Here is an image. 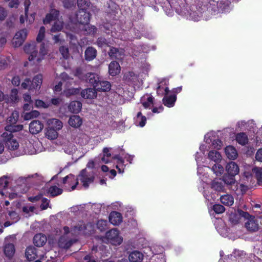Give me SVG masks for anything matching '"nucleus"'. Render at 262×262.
Returning <instances> with one entry per match:
<instances>
[{
	"label": "nucleus",
	"instance_id": "f257e3e1",
	"mask_svg": "<svg viewBox=\"0 0 262 262\" xmlns=\"http://www.w3.org/2000/svg\"><path fill=\"white\" fill-rule=\"evenodd\" d=\"M94 179L95 173L93 171L83 169L80 171L78 177L76 179L75 184L71 187L72 190H74L78 184V180L80 181L85 188H88L90 184L93 183Z\"/></svg>",
	"mask_w": 262,
	"mask_h": 262
},
{
	"label": "nucleus",
	"instance_id": "f03ea898",
	"mask_svg": "<svg viewBox=\"0 0 262 262\" xmlns=\"http://www.w3.org/2000/svg\"><path fill=\"white\" fill-rule=\"evenodd\" d=\"M105 236L108 242L114 245H119L123 241L122 237L119 235V231L116 229L107 231Z\"/></svg>",
	"mask_w": 262,
	"mask_h": 262
},
{
	"label": "nucleus",
	"instance_id": "7ed1b4c3",
	"mask_svg": "<svg viewBox=\"0 0 262 262\" xmlns=\"http://www.w3.org/2000/svg\"><path fill=\"white\" fill-rule=\"evenodd\" d=\"M2 137L6 143V147L9 149L14 150L18 147L19 144L16 140L13 139V136L12 133L5 132L2 134Z\"/></svg>",
	"mask_w": 262,
	"mask_h": 262
},
{
	"label": "nucleus",
	"instance_id": "20e7f679",
	"mask_svg": "<svg viewBox=\"0 0 262 262\" xmlns=\"http://www.w3.org/2000/svg\"><path fill=\"white\" fill-rule=\"evenodd\" d=\"M27 30L25 29L18 31L15 35L12 43L15 47L22 45L27 36Z\"/></svg>",
	"mask_w": 262,
	"mask_h": 262
},
{
	"label": "nucleus",
	"instance_id": "39448f33",
	"mask_svg": "<svg viewBox=\"0 0 262 262\" xmlns=\"http://www.w3.org/2000/svg\"><path fill=\"white\" fill-rule=\"evenodd\" d=\"M85 9V8L80 9L76 14V19L80 25L88 24L90 21V14Z\"/></svg>",
	"mask_w": 262,
	"mask_h": 262
},
{
	"label": "nucleus",
	"instance_id": "423d86ee",
	"mask_svg": "<svg viewBox=\"0 0 262 262\" xmlns=\"http://www.w3.org/2000/svg\"><path fill=\"white\" fill-rule=\"evenodd\" d=\"M36 48V46L35 42L27 44L24 47L25 52L26 53L30 54V56L28 57L30 61L33 60L35 58H37L38 54Z\"/></svg>",
	"mask_w": 262,
	"mask_h": 262
},
{
	"label": "nucleus",
	"instance_id": "0eeeda50",
	"mask_svg": "<svg viewBox=\"0 0 262 262\" xmlns=\"http://www.w3.org/2000/svg\"><path fill=\"white\" fill-rule=\"evenodd\" d=\"M76 242V239L69 238L68 235H63L59 239L58 244L60 248L67 249Z\"/></svg>",
	"mask_w": 262,
	"mask_h": 262
},
{
	"label": "nucleus",
	"instance_id": "6e6552de",
	"mask_svg": "<svg viewBox=\"0 0 262 262\" xmlns=\"http://www.w3.org/2000/svg\"><path fill=\"white\" fill-rule=\"evenodd\" d=\"M108 54L112 59L120 60L124 55V51L121 48L111 47Z\"/></svg>",
	"mask_w": 262,
	"mask_h": 262
},
{
	"label": "nucleus",
	"instance_id": "1a4fd4ad",
	"mask_svg": "<svg viewBox=\"0 0 262 262\" xmlns=\"http://www.w3.org/2000/svg\"><path fill=\"white\" fill-rule=\"evenodd\" d=\"M210 185L211 188L216 191H225V186L221 178L214 179Z\"/></svg>",
	"mask_w": 262,
	"mask_h": 262
},
{
	"label": "nucleus",
	"instance_id": "9d476101",
	"mask_svg": "<svg viewBox=\"0 0 262 262\" xmlns=\"http://www.w3.org/2000/svg\"><path fill=\"white\" fill-rule=\"evenodd\" d=\"M43 128V124L39 120H34L29 125V131L32 134H38Z\"/></svg>",
	"mask_w": 262,
	"mask_h": 262
},
{
	"label": "nucleus",
	"instance_id": "9b49d317",
	"mask_svg": "<svg viewBox=\"0 0 262 262\" xmlns=\"http://www.w3.org/2000/svg\"><path fill=\"white\" fill-rule=\"evenodd\" d=\"M81 95L84 99H94L96 98L97 92L94 88H88L81 92Z\"/></svg>",
	"mask_w": 262,
	"mask_h": 262
},
{
	"label": "nucleus",
	"instance_id": "f8f14e48",
	"mask_svg": "<svg viewBox=\"0 0 262 262\" xmlns=\"http://www.w3.org/2000/svg\"><path fill=\"white\" fill-rule=\"evenodd\" d=\"M245 227L250 232H256L259 228L258 222L254 220V216H251V218L245 223Z\"/></svg>",
	"mask_w": 262,
	"mask_h": 262
},
{
	"label": "nucleus",
	"instance_id": "ddd939ff",
	"mask_svg": "<svg viewBox=\"0 0 262 262\" xmlns=\"http://www.w3.org/2000/svg\"><path fill=\"white\" fill-rule=\"evenodd\" d=\"M42 82V75L38 74L34 76L29 87V90H39Z\"/></svg>",
	"mask_w": 262,
	"mask_h": 262
},
{
	"label": "nucleus",
	"instance_id": "4468645a",
	"mask_svg": "<svg viewBox=\"0 0 262 262\" xmlns=\"http://www.w3.org/2000/svg\"><path fill=\"white\" fill-rule=\"evenodd\" d=\"M79 28L85 35L93 34L97 31V28L94 26H91L89 23L80 25Z\"/></svg>",
	"mask_w": 262,
	"mask_h": 262
},
{
	"label": "nucleus",
	"instance_id": "2eb2a0df",
	"mask_svg": "<svg viewBox=\"0 0 262 262\" xmlns=\"http://www.w3.org/2000/svg\"><path fill=\"white\" fill-rule=\"evenodd\" d=\"M109 221L114 225H118L122 222L121 214L118 212H112L109 215Z\"/></svg>",
	"mask_w": 262,
	"mask_h": 262
},
{
	"label": "nucleus",
	"instance_id": "dca6fc26",
	"mask_svg": "<svg viewBox=\"0 0 262 262\" xmlns=\"http://www.w3.org/2000/svg\"><path fill=\"white\" fill-rule=\"evenodd\" d=\"M25 255L29 261H32L37 257L36 248L33 246L28 247L26 249Z\"/></svg>",
	"mask_w": 262,
	"mask_h": 262
},
{
	"label": "nucleus",
	"instance_id": "f3484780",
	"mask_svg": "<svg viewBox=\"0 0 262 262\" xmlns=\"http://www.w3.org/2000/svg\"><path fill=\"white\" fill-rule=\"evenodd\" d=\"M111 85L108 81L98 80V83L95 85L96 91L107 92L111 90Z\"/></svg>",
	"mask_w": 262,
	"mask_h": 262
},
{
	"label": "nucleus",
	"instance_id": "a211bd4d",
	"mask_svg": "<svg viewBox=\"0 0 262 262\" xmlns=\"http://www.w3.org/2000/svg\"><path fill=\"white\" fill-rule=\"evenodd\" d=\"M15 252L14 245L13 244H6L4 246V252L6 256L9 258H11Z\"/></svg>",
	"mask_w": 262,
	"mask_h": 262
},
{
	"label": "nucleus",
	"instance_id": "6ab92c4d",
	"mask_svg": "<svg viewBox=\"0 0 262 262\" xmlns=\"http://www.w3.org/2000/svg\"><path fill=\"white\" fill-rule=\"evenodd\" d=\"M227 173L235 176L239 172L238 166L234 162L229 163L226 167Z\"/></svg>",
	"mask_w": 262,
	"mask_h": 262
},
{
	"label": "nucleus",
	"instance_id": "aec40b11",
	"mask_svg": "<svg viewBox=\"0 0 262 262\" xmlns=\"http://www.w3.org/2000/svg\"><path fill=\"white\" fill-rule=\"evenodd\" d=\"M47 242V237L42 234H37L33 238V243L37 247H41Z\"/></svg>",
	"mask_w": 262,
	"mask_h": 262
},
{
	"label": "nucleus",
	"instance_id": "412c9836",
	"mask_svg": "<svg viewBox=\"0 0 262 262\" xmlns=\"http://www.w3.org/2000/svg\"><path fill=\"white\" fill-rule=\"evenodd\" d=\"M68 123L72 127L77 128L82 124V120L79 116L73 115L69 118Z\"/></svg>",
	"mask_w": 262,
	"mask_h": 262
},
{
	"label": "nucleus",
	"instance_id": "4be33fe9",
	"mask_svg": "<svg viewBox=\"0 0 262 262\" xmlns=\"http://www.w3.org/2000/svg\"><path fill=\"white\" fill-rule=\"evenodd\" d=\"M108 72L111 75L116 76L120 72V66L116 61H112L108 66Z\"/></svg>",
	"mask_w": 262,
	"mask_h": 262
},
{
	"label": "nucleus",
	"instance_id": "5701e85b",
	"mask_svg": "<svg viewBox=\"0 0 262 262\" xmlns=\"http://www.w3.org/2000/svg\"><path fill=\"white\" fill-rule=\"evenodd\" d=\"M143 258V254L138 251H133L128 256L130 262H141Z\"/></svg>",
	"mask_w": 262,
	"mask_h": 262
},
{
	"label": "nucleus",
	"instance_id": "b1692460",
	"mask_svg": "<svg viewBox=\"0 0 262 262\" xmlns=\"http://www.w3.org/2000/svg\"><path fill=\"white\" fill-rule=\"evenodd\" d=\"M227 157L230 160L235 159L238 156L236 149L232 146H228L225 149Z\"/></svg>",
	"mask_w": 262,
	"mask_h": 262
},
{
	"label": "nucleus",
	"instance_id": "393cba45",
	"mask_svg": "<svg viewBox=\"0 0 262 262\" xmlns=\"http://www.w3.org/2000/svg\"><path fill=\"white\" fill-rule=\"evenodd\" d=\"M96 55L97 51L93 47H89L85 51L84 56L86 60H92L96 58Z\"/></svg>",
	"mask_w": 262,
	"mask_h": 262
},
{
	"label": "nucleus",
	"instance_id": "a878e982",
	"mask_svg": "<svg viewBox=\"0 0 262 262\" xmlns=\"http://www.w3.org/2000/svg\"><path fill=\"white\" fill-rule=\"evenodd\" d=\"M48 123L49 125V127L51 128H53L56 130H59L61 129L63 126L62 122L55 118H52L49 119L48 121Z\"/></svg>",
	"mask_w": 262,
	"mask_h": 262
},
{
	"label": "nucleus",
	"instance_id": "bb28decb",
	"mask_svg": "<svg viewBox=\"0 0 262 262\" xmlns=\"http://www.w3.org/2000/svg\"><path fill=\"white\" fill-rule=\"evenodd\" d=\"M59 11L56 9H52L50 13L47 14L45 19L43 20L45 24L49 23L51 21L56 20L59 16Z\"/></svg>",
	"mask_w": 262,
	"mask_h": 262
},
{
	"label": "nucleus",
	"instance_id": "cd10ccee",
	"mask_svg": "<svg viewBox=\"0 0 262 262\" xmlns=\"http://www.w3.org/2000/svg\"><path fill=\"white\" fill-rule=\"evenodd\" d=\"M221 179L227 186H232L235 183V176L228 173L225 174Z\"/></svg>",
	"mask_w": 262,
	"mask_h": 262
},
{
	"label": "nucleus",
	"instance_id": "c85d7f7f",
	"mask_svg": "<svg viewBox=\"0 0 262 262\" xmlns=\"http://www.w3.org/2000/svg\"><path fill=\"white\" fill-rule=\"evenodd\" d=\"M82 107V104L80 102L78 101H72L69 106V111L73 113H77L80 111Z\"/></svg>",
	"mask_w": 262,
	"mask_h": 262
},
{
	"label": "nucleus",
	"instance_id": "c756f323",
	"mask_svg": "<svg viewBox=\"0 0 262 262\" xmlns=\"http://www.w3.org/2000/svg\"><path fill=\"white\" fill-rule=\"evenodd\" d=\"M176 99L177 97L176 95H171L168 96L164 97L163 99V102L165 106L170 107L173 106Z\"/></svg>",
	"mask_w": 262,
	"mask_h": 262
},
{
	"label": "nucleus",
	"instance_id": "7c9ffc66",
	"mask_svg": "<svg viewBox=\"0 0 262 262\" xmlns=\"http://www.w3.org/2000/svg\"><path fill=\"white\" fill-rule=\"evenodd\" d=\"M220 200L222 204L228 206H232L234 203L233 197L229 194L222 195Z\"/></svg>",
	"mask_w": 262,
	"mask_h": 262
},
{
	"label": "nucleus",
	"instance_id": "2f4dec72",
	"mask_svg": "<svg viewBox=\"0 0 262 262\" xmlns=\"http://www.w3.org/2000/svg\"><path fill=\"white\" fill-rule=\"evenodd\" d=\"M31 178L35 179L36 181H41L43 179V178L41 175L37 173H36L33 174L28 175L27 177H20L17 180V182L18 183L21 182H24L26 181L28 179Z\"/></svg>",
	"mask_w": 262,
	"mask_h": 262
},
{
	"label": "nucleus",
	"instance_id": "473e14b6",
	"mask_svg": "<svg viewBox=\"0 0 262 262\" xmlns=\"http://www.w3.org/2000/svg\"><path fill=\"white\" fill-rule=\"evenodd\" d=\"M208 158L216 163L221 161L222 156L219 152L215 150H211L208 154Z\"/></svg>",
	"mask_w": 262,
	"mask_h": 262
},
{
	"label": "nucleus",
	"instance_id": "72a5a7b5",
	"mask_svg": "<svg viewBox=\"0 0 262 262\" xmlns=\"http://www.w3.org/2000/svg\"><path fill=\"white\" fill-rule=\"evenodd\" d=\"M85 229V226L81 223L73 227L71 230V232L74 235H77L83 232Z\"/></svg>",
	"mask_w": 262,
	"mask_h": 262
},
{
	"label": "nucleus",
	"instance_id": "f704fd0d",
	"mask_svg": "<svg viewBox=\"0 0 262 262\" xmlns=\"http://www.w3.org/2000/svg\"><path fill=\"white\" fill-rule=\"evenodd\" d=\"M62 189L57 186H52L49 188L48 193L50 194L51 196L54 197L61 194L62 193Z\"/></svg>",
	"mask_w": 262,
	"mask_h": 262
},
{
	"label": "nucleus",
	"instance_id": "c9c22d12",
	"mask_svg": "<svg viewBox=\"0 0 262 262\" xmlns=\"http://www.w3.org/2000/svg\"><path fill=\"white\" fill-rule=\"evenodd\" d=\"M86 80L95 88V85L98 83V81L99 80V79L96 74L91 73L86 75Z\"/></svg>",
	"mask_w": 262,
	"mask_h": 262
},
{
	"label": "nucleus",
	"instance_id": "e433bc0d",
	"mask_svg": "<svg viewBox=\"0 0 262 262\" xmlns=\"http://www.w3.org/2000/svg\"><path fill=\"white\" fill-rule=\"evenodd\" d=\"M63 27V23L60 20H56L54 22L52 27L51 28V32L52 33H55L62 30Z\"/></svg>",
	"mask_w": 262,
	"mask_h": 262
},
{
	"label": "nucleus",
	"instance_id": "4c0bfd02",
	"mask_svg": "<svg viewBox=\"0 0 262 262\" xmlns=\"http://www.w3.org/2000/svg\"><path fill=\"white\" fill-rule=\"evenodd\" d=\"M236 140L237 142L242 145H245L248 143V138L245 133H240L236 135Z\"/></svg>",
	"mask_w": 262,
	"mask_h": 262
},
{
	"label": "nucleus",
	"instance_id": "58836bf2",
	"mask_svg": "<svg viewBox=\"0 0 262 262\" xmlns=\"http://www.w3.org/2000/svg\"><path fill=\"white\" fill-rule=\"evenodd\" d=\"M46 136L49 139L54 140L57 137L58 133L57 130L54 129L53 128L49 127L47 129Z\"/></svg>",
	"mask_w": 262,
	"mask_h": 262
},
{
	"label": "nucleus",
	"instance_id": "ea45409f",
	"mask_svg": "<svg viewBox=\"0 0 262 262\" xmlns=\"http://www.w3.org/2000/svg\"><path fill=\"white\" fill-rule=\"evenodd\" d=\"M18 118L19 113L16 111H14L12 113L11 115L8 118L7 122L11 125L15 124L17 122Z\"/></svg>",
	"mask_w": 262,
	"mask_h": 262
},
{
	"label": "nucleus",
	"instance_id": "a19ab883",
	"mask_svg": "<svg viewBox=\"0 0 262 262\" xmlns=\"http://www.w3.org/2000/svg\"><path fill=\"white\" fill-rule=\"evenodd\" d=\"M211 169L216 176L222 174L224 170V167L221 164L217 163L214 164L212 167Z\"/></svg>",
	"mask_w": 262,
	"mask_h": 262
},
{
	"label": "nucleus",
	"instance_id": "79ce46f5",
	"mask_svg": "<svg viewBox=\"0 0 262 262\" xmlns=\"http://www.w3.org/2000/svg\"><path fill=\"white\" fill-rule=\"evenodd\" d=\"M88 141V137L83 134H79L75 139V142L81 145L85 144Z\"/></svg>",
	"mask_w": 262,
	"mask_h": 262
},
{
	"label": "nucleus",
	"instance_id": "37998d69",
	"mask_svg": "<svg viewBox=\"0 0 262 262\" xmlns=\"http://www.w3.org/2000/svg\"><path fill=\"white\" fill-rule=\"evenodd\" d=\"M252 171L255 174L257 181L262 182V168L255 167L252 168Z\"/></svg>",
	"mask_w": 262,
	"mask_h": 262
},
{
	"label": "nucleus",
	"instance_id": "c03bdc74",
	"mask_svg": "<svg viewBox=\"0 0 262 262\" xmlns=\"http://www.w3.org/2000/svg\"><path fill=\"white\" fill-rule=\"evenodd\" d=\"M39 115V112L37 111H32L24 114V119L25 120H31L34 118H36Z\"/></svg>",
	"mask_w": 262,
	"mask_h": 262
},
{
	"label": "nucleus",
	"instance_id": "a18cd8bd",
	"mask_svg": "<svg viewBox=\"0 0 262 262\" xmlns=\"http://www.w3.org/2000/svg\"><path fill=\"white\" fill-rule=\"evenodd\" d=\"M23 128V125H7L5 127V129L7 131H8L9 133H12V132H18L21 130Z\"/></svg>",
	"mask_w": 262,
	"mask_h": 262
},
{
	"label": "nucleus",
	"instance_id": "49530a36",
	"mask_svg": "<svg viewBox=\"0 0 262 262\" xmlns=\"http://www.w3.org/2000/svg\"><path fill=\"white\" fill-rule=\"evenodd\" d=\"M97 226L100 231H103L107 228V221L103 220H99L97 223Z\"/></svg>",
	"mask_w": 262,
	"mask_h": 262
},
{
	"label": "nucleus",
	"instance_id": "de8ad7c7",
	"mask_svg": "<svg viewBox=\"0 0 262 262\" xmlns=\"http://www.w3.org/2000/svg\"><path fill=\"white\" fill-rule=\"evenodd\" d=\"M212 209L217 214L222 213L225 211V208L221 204H215L213 205Z\"/></svg>",
	"mask_w": 262,
	"mask_h": 262
},
{
	"label": "nucleus",
	"instance_id": "09e8293b",
	"mask_svg": "<svg viewBox=\"0 0 262 262\" xmlns=\"http://www.w3.org/2000/svg\"><path fill=\"white\" fill-rule=\"evenodd\" d=\"M45 28L43 26L40 28L38 34L37 36L36 40L38 42H40L45 37Z\"/></svg>",
	"mask_w": 262,
	"mask_h": 262
},
{
	"label": "nucleus",
	"instance_id": "8fccbe9b",
	"mask_svg": "<svg viewBox=\"0 0 262 262\" xmlns=\"http://www.w3.org/2000/svg\"><path fill=\"white\" fill-rule=\"evenodd\" d=\"M97 45L100 48H103L105 47H108V42L106 39L103 37L99 38L96 41Z\"/></svg>",
	"mask_w": 262,
	"mask_h": 262
},
{
	"label": "nucleus",
	"instance_id": "3c124183",
	"mask_svg": "<svg viewBox=\"0 0 262 262\" xmlns=\"http://www.w3.org/2000/svg\"><path fill=\"white\" fill-rule=\"evenodd\" d=\"M230 222L233 225H236L240 222V217H239V215L237 212L235 214H232L230 217Z\"/></svg>",
	"mask_w": 262,
	"mask_h": 262
},
{
	"label": "nucleus",
	"instance_id": "603ef678",
	"mask_svg": "<svg viewBox=\"0 0 262 262\" xmlns=\"http://www.w3.org/2000/svg\"><path fill=\"white\" fill-rule=\"evenodd\" d=\"M59 51L64 59H68L69 57V48L65 46H61L59 48Z\"/></svg>",
	"mask_w": 262,
	"mask_h": 262
},
{
	"label": "nucleus",
	"instance_id": "864d4df0",
	"mask_svg": "<svg viewBox=\"0 0 262 262\" xmlns=\"http://www.w3.org/2000/svg\"><path fill=\"white\" fill-rule=\"evenodd\" d=\"M47 53L44 43H41L40 46V51L38 55H37V61H40L43 56L45 55Z\"/></svg>",
	"mask_w": 262,
	"mask_h": 262
},
{
	"label": "nucleus",
	"instance_id": "5fc2aeb1",
	"mask_svg": "<svg viewBox=\"0 0 262 262\" xmlns=\"http://www.w3.org/2000/svg\"><path fill=\"white\" fill-rule=\"evenodd\" d=\"M154 98L151 96H148L147 101L143 102L142 105L145 108H150L153 105Z\"/></svg>",
	"mask_w": 262,
	"mask_h": 262
},
{
	"label": "nucleus",
	"instance_id": "6e6d98bb",
	"mask_svg": "<svg viewBox=\"0 0 262 262\" xmlns=\"http://www.w3.org/2000/svg\"><path fill=\"white\" fill-rule=\"evenodd\" d=\"M80 92V90L77 88H71L68 89L64 92L65 95L67 97H69L71 95H74L78 94Z\"/></svg>",
	"mask_w": 262,
	"mask_h": 262
},
{
	"label": "nucleus",
	"instance_id": "4d7b16f0",
	"mask_svg": "<svg viewBox=\"0 0 262 262\" xmlns=\"http://www.w3.org/2000/svg\"><path fill=\"white\" fill-rule=\"evenodd\" d=\"M7 16V10L4 7L0 6V23L4 21Z\"/></svg>",
	"mask_w": 262,
	"mask_h": 262
},
{
	"label": "nucleus",
	"instance_id": "13d9d810",
	"mask_svg": "<svg viewBox=\"0 0 262 262\" xmlns=\"http://www.w3.org/2000/svg\"><path fill=\"white\" fill-rule=\"evenodd\" d=\"M237 213L239 215V217H243L245 219H248V220L251 218V215H250L247 212H245L241 209L237 210Z\"/></svg>",
	"mask_w": 262,
	"mask_h": 262
},
{
	"label": "nucleus",
	"instance_id": "bf43d9fd",
	"mask_svg": "<svg viewBox=\"0 0 262 262\" xmlns=\"http://www.w3.org/2000/svg\"><path fill=\"white\" fill-rule=\"evenodd\" d=\"M8 185V181L7 180V177L5 176L0 178V189L2 188H7Z\"/></svg>",
	"mask_w": 262,
	"mask_h": 262
},
{
	"label": "nucleus",
	"instance_id": "052dcab7",
	"mask_svg": "<svg viewBox=\"0 0 262 262\" xmlns=\"http://www.w3.org/2000/svg\"><path fill=\"white\" fill-rule=\"evenodd\" d=\"M137 117L138 119H141V121L139 122V125L141 127H143L145 125V122L146 121V118L145 116L142 115V113L141 112H139L137 114Z\"/></svg>",
	"mask_w": 262,
	"mask_h": 262
},
{
	"label": "nucleus",
	"instance_id": "680f3d73",
	"mask_svg": "<svg viewBox=\"0 0 262 262\" xmlns=\"http://www.w3.org/2000/svg\"><path fill=\"white\" fill-rule=\"evenodd\" d=\"M35 104L37 107L47 108L49 107L48 104L46 103L41 100H36Z\"/></svg>",
	"mask_w": 262,
	"mask_h": 262
},
{
	"label": "nucleus",
	"instance_id": "e2e57ef3",
	"mask_svg": "<svg viewBox=\"0 0 262 262\" xmlns=\"http://www.w3.org/2000/svg\"><path fill=\"white\" fill-rule=\"evenodd\" d=\"M40 208L42 210H45L48 208L49 205L50 201L46 198H42L41 200Z\"/></svg>",
	"mask_w": 262,
	"mask_h": 262
},
{
	"label": "nucleus",
	"instance_id": "0e129e2a",
	"mask_svg": "<svg viewBox=\"0 0 262 262\" xmlns=\"http://www.w3.org/2000/svg\"><path fill=\"white\" fill-rule=\"evenodd\" d=\"M62 3L65 8H69L74 6L75 1L74 0H63Z\"/></svg>",
	"mask_w": 262,
	"mask_h": 262
},
{
	"label": "nucleus",
	"instance_id": "69168bd1",
	"mask_svg": "<svg viewBox=\"0 0 262 262\" xmlns=\"http://www.w3.org/2000/svg\"><path fill=\"white\" fill-rule=\"evenodd\" d=\"M89 0H77V5L79 7L86 8L89 6Z\"/></svg>",
	"mask_w": 262,
	"mask_h": 262
},
{
	"label": "nucleus",
	"instance_id": "338daca9",
	"mask_svg": "<svg viewBox=\"0 0 262 262\" xmlns=\"http://www.w3.org/2000/svg\"><path fill=\"white\" fill-rule=\"evenodd\" d=\"M212 146L214 148L219 149L222 146V142L219 139L214 140L212 142Z\"/></svg>",
	"mask_w": 262,
	"mask_h": 262
},
{
	"label": "nucleus",
	"instance_id": "774afa93",
	"mask_svg": "<svg viewBox=\"0 0 262 262\" xmlns=\"http://www.w3.org/2000/svg\"><path fill=\"white\" fill-rule=\"evenodd\" d=\"M19 4V2L18 0H11L9 2L8 6L11 8H17L18 7Z\"/></svg>",
	"mask_w": 262,
	"mask_h": 262
}]
</instances>
